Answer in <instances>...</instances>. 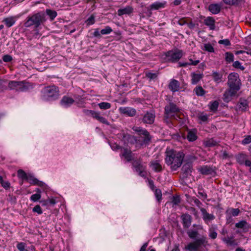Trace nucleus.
Wrapping results in <instances>:
<instances>
[{
    "label": "nucleus",
    "mask_w": 251,
    "mask_h": 251,
    "mask_svg": "<svg viewBox=\"0 0 251 251\" xmlns=\"http://www.w3.org/2000/svg\"><path fill=\"white\" fill-rule=\"evenodd\" d=\"M199 171L202 175H212L214 173L213 168L210 166H204L199 169Z\"/></svg>",
    "instance_id": "27"
},
{
    "label": "nucleus",
    "mask_w": 251,
    "mask_h": 251,
    "mask_svg": "<svg viewBox=\"0 0 251 251\" xmlns=\"http://www.w3.org/2000/svg\"><path fill=\"white\" fill-rule=\"evenodd\" d=\"M133 12V8L129 6L118 10L117 14L119 16L124 15H129Z\"/></svg>",
    "instance_id": "19"
},
{
    "label": "nucleus",
    "mask_w": 251,
    "mask_h": 251,
    "mask_svg": "<svg viewBox=\"0 0 251 251\" xmlns=\"http://www.w3.org/2000/svg\"><path fill=\"white\" fill-rule=\"evenodd\" d=\"M227 5H233L238 4L243 1V0H222Z\"/></svg>",
    "instance_id": "41"
},
{
    "label": "nucleus",
    "mask_w": 251,
    "mask_h": 251,
    "mask_svg": "<svg viewBox=\"0 0 251 251\" xmlns=\"http://www.w3.org/2000/svg\"><path fill=\"white\" fill-rule=\"evenodd\" d=\"M201 212L202 214V219L206 224L215 218L213 214L208 213L204 208H201Z\"/></svg>",
    "instance_id": "13"
},
{
    "label": "nucleus",
    "mask_w": 251,
    "mask_h": 251,
    "mask_svg": "<svg viewBox=\"0 0 251 251\" xmlns=\"http://www.w3.org/2000/svg\"><path fill=\"white\" fill-rule=\"evenodd\" d=\"M151 167L152 168V170L157 172L161 171L162 169V166L158 161H152L151 163Z\"/></svg>",
    "instance_id": "31"
},
{
    "label": "nucleus",
    "mask_w": 251,
    "mask_h": 251,
    "mask_svg": "<svg viewBox=\"0 0 251 251\" xmlns=\"http://www.w3.org/2000/svg\"><path fill=\"white\" fill-rule=\"evenodd\" d=\"M191 77L192 83L193 84H196L202 78L203 74L192 73L191 74Z\"/></svg>",
    "instance_id": "29"
},
{
    "label": "nucleus",
    "mask_w": 251,
    "mask_h": 251,
    "mask_svg": "<svg viewBox=\"0 0 251 251\" xmlns=\"http://www.w3.org/2000/svg\"><path fill=\"white\" fill-rule=\"evenodd\" d=\"M133 165L135 168L136 171L138 173L139 176L142 177H145L146 176L147 173L145 171L146 166L142 164L140 161H134Z\"/></svg>",
    "instance_id": "11"
},
{
    "label": "nucleus",
    "mask_w": 251,
    "mask_h": 251,
    "mask_svg": "<svg viewBox=\"0 0 251 251\" xmlns=\"http://www.w3.org/2000/svg\"><path fill=\"white\" fill-rule=\"evenodd\" d=\"M59 96V89L54 85L45 87L41 91V98L45 101L54 100L58 98Z\"/></svg>",
    "instance_id": "2"
},
{
    "label": "nucleus",
    "mask_w": 251,
    "mask_h": 251,
    "mask_svg": "<svg viewBox=\"0 0 251 251\" xmlns=\"http://www.w3.org/2000/svg\"><path fill=\"white\" fill-rule=\"evenodd\" d=\"M181 170L183 177H187L188 176L191 175L192 168L190 164H186L183 166Z\"/></svg>",
    "instance_id": "24"
},
{
    "label": "nucleus",
    "mask_w": 251,
    "mask_h": 251,
    "mask_svg": "<svg viewBox=\"0 0 251 251\" xmlns=\"http://www.w3.org/2000/svg\"><path fill=\"white\" fill-rule=\"evenodd\" d=\"M204 24L209 27L210 30H214L215 28V20L211 17H206L203 21Z\"/></svg>",
    "instance_id": "20"
},
{
    "label": "nucleus",
    "mask_w": 251,
    "mask_h": 251,
    "mask_svg": "<svg viewBox=\"0 0 251 251\" xmlns=\"http://www.w3.org/2000/svg\"><path fill=\"white\" fill-rule=\"evenodd\" d=\"M236 159L237 162L240 165H246V162L249 161L248 156L244 153H240L236 155Z\"/></svg>",
    "instance_id": "25"
},
{
    "label": "nucleus",
    "mask_w": 251,
    "mask_h": 251,
    "mask_svg": "<svg viewBox=\"0 0 251 251\" xmlns=\"http://www.w3.org/2000/svg\"><path fill=\"white\" fill-rule=\"evenodd\" d=\"M217 226L215 225H211L208 228V236L212 239H215L217 237Z\"/></svg>",
    "instance_id": "23"
},
{
    "label": "nucleus",
    "mask_w": 251,
    "mask_h": 251,
    "mask_svg": "<svg viewBox=\"0 0 251 251\" xmlns=\"http://www.w3.org/2000/svg\"><path fill=\"white\" fill-rule=\"evenodd\" d=\"M199 62H200L199 60H195V61H193L191 63H188V62L179 63V66H180V67H186L187 65H191L195 66V65H197Z\"/></svg>",
    "instance_id": "50"
},
{
    "label": "nucleus",
    "mask_w": 251,
    "mask_h": 251,
    "mask_svg": "<svg viewBox=\"0 0 251 251\" xmlns=\"http://www.w3.org/2000/svg\"><path fill=\"white\" fill-rule=\"evenodd\" d=\"M194 91L195 92L196 94L198 96H202L205 93L201 86L196 87L194 89Z\"/></svg>",
    "instance_id": "40"
},
{
    "label": "nucleus",
    "mask_w": 251,
    "mask_h": 251,
    "mask_svg": "<svg viewBox=\"0 0 251 251\" xmlns=\"http://www.w3.org/2000/svg\"><path fill=\"white\" fill-rule=\"evenodd\" d=\"M201 49L205 51H207L209 52H213L214 51V49L212 45L210 43H206L203 45V46Z\"/></svg>",
    "instance_id": "39"
},
{
    "label": "nucleus",
    "mask_w": 251,
    "mask_h": 251,
    "mask_svg": "<svg viewBox=\"0 0 251 251\" xmlns=\"http://www.w3.org/2000/svg\"><path fill=\"white\" fill-rule=\"evenodd\" d=\"M0 184L5 189H7L10 187V183L7 181H4L2 176H0Z\"/></svg>",
    "instance_id": "47"
},
{
    "label": "nucleus",
    "mask_w": 251,
    "mask_h": 251,
    "mask_svg": "<svg viewBox=\"0 0 251 251\" xmlns=\"http://www.w3.org/2000/svg\"><path fill=\"white\" fill-rule=\"evenodd\" d=\"M181 218L182 220V224L184 228H189L192 223V218L191 215L188 214H184L181 216Z\"/></svg>",
    "instance_id": "16"
},
{
    "label": "nucleus",
    "mask_w": 251,
    "mask_h": 251,
    "mask_svg": "<svg viewBox=\"0 0 251 251\" xmlns=\"http://www.w3.org/2000/svg\"><path fill=\"white\" fill-rule=\"evenodd\" d=\"M30 86V84L25 81H10L8 84L9 89L16 91H25Z\"/></svg>",
    "instance_id": "5"
},
{
    "label": "nucleus",
    "mask_w": 251,
    "mask_h": 251,
    "mask_svg": "<svg viewBox=\"0 0 251 251\" xmlns=\"http://www.w3.org/2000/svg\"><path fill=\"white\" fill-rule=\"evenodd\" d=\"M100 109L102 110H106L111 107V104L107 102H102L98 104Z\"/></svg>",
    "instance_id": "44"
},
{
    "label": "nucleus",
    "mask_w": 251,
    "mask_h": 251,
    "mask_svg": "<svg viewBox=\"0 0 251 251\" xmlns=\"http://www.w3.org/2000/svg\"><path fill=\"white\" fill-rule=\"evenodd\" d=\"M168 61L174 62L179 60L183 55V51L179 50H171L165 54Z\"/></svg>",
    "instance_id": "7"
},
{
    "label": "nucleus",
    "mask_w": 251,
    "mask_h": 251,
    "mask_svg": "<svg viewBox=\"0 0 251 251\" xmlns=\"http://www.w3.org/2000/svg\"><path fill=\"white\" fill-rule=\"evenodd\" d=\"M207 243L206 237L202 236L195 241L189 243L185 247V250L188 251H198L202 246H205Z\"/></svg>",
    "instance_id": "4"
},
{
    "label": "nucleus",
    "mask_w": 251,
    "mask_h": 251,
    "mask_svg": "<svg viewBox=\"0 0 251 251\" xmlns=\"http://www.w3.org/2000/svg\"><path fill=\"white\" fill-rule=\"evenodd\" d=\"M84 112L87 115H91L93 118L97 120L100 122L106 125H109V123L107 120L105 118L102 117L99 112L89 110H85Z\"/></svg>",
    "instance_id": "9"
},
{
    "label": "nucleus",
    "mask_w": 251,
    "mask_h": 251,
    "mask_svg": "<svg viewBox=\"0 0 251 251\" xmlns=\"http://www.w3.org/2000/svg\"><path fill=\"white\" fill-rule=\"evenodd\" d=\"M95 22V17L93 15H91V16L86 21V23L88 25H93Z\"/></svg>",
    "instance_id": "53"
},
{
    "label": "nucleus",
    "mask_w": 251,
    "mask_h": 251,
    "mask_svg": "<svg viewBox=\"0 0 251 251\" xmlns=\"http://www.w3.org/2000/svg\"><path fill=\"white\" fill-rule=\"evenodd\" d=\"M233 66L235 68L240 69L241 70L245 69V68L242 66L241 63L238 61H235L233 64Z\"/></svg>",
    "instance_id": "55"
},
{
    "label": "nucleus",
    "mask_w": 251,
    "mask_h": 251,
    "mask_svg": "<svg viewBox=\"0 0 251 251\" xmlns=\"http://www.w3.org/2000/svg\"><path fill=\"white\" fill-rule=\"evenodd\" d=\"M251 143V136H247L242 141V144L243 145L248 144Z\"/></svg>",
    "instance_id": "58"
},
{
    "label": "nucleus",
    "mask_w": 251,
    "mask_h": 251,
    "mask_svg": "<svg viewBox=\"0 0 251 251\" xmlns=\"http://www.w3.org/2000/svg\"><path fill=\"white\" fill-rule=\"evenodd\" d=\"M221 239L227 246L236 245V241L233 236L222 237Z\"/></svg>",
    "instance_id": "28"
},
{
    "label": "nucleus",
    "mask_w": 251,
    "mask_h": 251,
    "mask_svg": "<svg viewBox=\"0 0 251 251\" xmlns=\"http://www.w3.org/2000/svg\"><path fill=\"white\" fill-rule=\"evenodd\" d=\"M227 84L230 88L238 91L241 85L238 75L236 73L230 74L228 76Z\"/></svg>",
    "instance_id": "6"
},
{
    "label": "nucleus",
    "mask_w": 251,
    "mask_h": 251,
    "mask_svg": "<svg viewBox=\"0 0 251 251\" xmlns=\"http://www.w3.org/2000/svg\"><path fill=\"white\" fill-rule=\"evenodd\" d=\"M26 180H27L30 184L33 185H37L39 186L43 187V188L44 189H46L47 188V186L43 182L39 181L32 176L28 175L27 178H26Z\"/></svg>",
    "instance_id": "12"
},
{
    "label": "nucleus",
    "mask_w": 251,
    "mask_h": 251,
    "mask_svg": "<svg viewBox=\"0 0 251 251\" xmlns=\"http://www.w3.org/2000/svg\"><path fill=\"white\" fill-rule=\"evenodd\" d=\"M204 144L206 147H213L218 145V142L213 139H208L204 141Z\"/></svg>",
    "instance_id": "36"
},
{
    "label": "nucleus",
    "mask_w": 251,
    "mask_h": 251,
    "mask_svg": "<svg viewBox=\"0 0 251 251\" xmlns=\"http://www.w3.org/2000/svg\"><path fill=\"white\" fill-rule=\"evenodd\" d=\"M238 108L239 110L244 111L247 110L248 107V103L246 100H241L238 104Z\"/></svg>",
    "instance_id": "34"
},
{
    "label": "nucleus",
    "mask_w": 251,
    "mask_h": 251,
    "mask_svg": "<svg viewBox=\"0 0 251 251\" xmlns=\"http://www.w3.org/2000/svg\"><path fill=\"white\" fill-rule=\"evenodd\" d=\"M74 102L75 100L73 98L65 96L63 97L60 103L62 105L67 107L71 105Z\"/></svg>",
    "instance_id": "22"
},
{
    "label": "nucleus",
    "mask_w": 251,
    "mask_h": 251,
    "mask_svg": "<svg viewBox=\"0 0 251 251\" xmlns=\"http://www.w3.org/2000/svg\"><path fill=\"white\" fill-rule=\"evenodd\" d=\"M122 156L124 157L127 161H130L132 160L131 151L128 149H124L122 150Z\"/></svg>",
    "instance_id": "30"
},
{
    "label": "nucleus",
    "mask_w": 251,
    "mask_h": 251,
    "mask_svg": "<svg viewBox=\"0 0 251 251\" xmlns=\"http://www.w3.org/2000/svg\"><path fill=\"white\" fill-rule=\"evenodd\" d=\"M240 212V210L238 208H230L226 211L227 213L231 214L232 216H237Z\"/></svg>",
    "instance_id": "38"
},
{
    "label": "nucleus",
    "mask_w": 251,
    "mask_h": 251,
    "mask_svg": "<svg viewBox=\"0 0 251 251\" xmlns=\"http://www.w3.org/2000/svg\"><path fill=\"white\" fill-rule=\"evenodd\" d=\"M218 43L224 45L225 46H229L231 45L230 41L227 39L220 40L219 41Z\"/></svg>",
    "instance_id": "57"
},
{
    "label": "nucleus",
    "mask_w": 251,
    "mask_h": 251,
    "mask_svg": "<svg viewBox=\"0 0 251 251\" xmlns=\"http://www.w3.org/2000/svg\"><path fill=\"white\" fill-rule=\"evenodd\" d=\"M187 139L190 142H193L197 140V132L196 130H190L188 132Z\"/></svg>",
    "instance_id": "32"
},
{
    "label": "nucleus",
    "mask_w": 251,
    "mask_h": 251,
    "mask_svg": "<svg viewBox=\"0 0 251 251\" xmlns=\"http://www.w3.org/2000/svg\"><path fill=\"white\" fill-rule=\"evenodd\" d=\"M154 194L157 201L159 202L162 199V193L161 190L158 189H155Z\"/></svg>",
    "instance_id": "51"
},
{
    "label": "nucleus",
    "mask_w": 251,
    "mask_h": 251,
    "mask_svg": "<svg viewBox=\"0 0 251 251\" xmlns=\"http://www.w3.org/2000/svg\"><path fill=\"white\" fill-rule=\"evenodd\" d=\"M221 6V4L218 3L211 4L208 6V9L213 14H217L220 12Z\"/></svg>",
    "instance_id": "26"
},
{
    "label": "nucleus",
    "mask_w": 251,
    "mask_h": 251,
    "mask_svg": "<svg viewBox=\"0 0 251 251\" xmlns=\"http://www.w3.org/2000/svg\"><path fill=\"white\" fill-rule=\"evenodd\" d=\"M187 25L190 29H193L195 27V24L189 19H188Z\"/></svg>",
    "instance_id": "62"
},
{
    "label": "nucleus",
    "mask_w": 251,
    "mask_h": 251,
    "mask_svg": "<svg viewBox=\"0 0 251 251\" xmlns=\"http://www.w3.org/2000/svg\"><path fill=\"white\" fill-rule=\"evenodd\" d=\"M46 13L49 16L50 21H53L56 17L57 13L56 11L50 9H46Z\"/></svg>",
    "instance_id": "33"
},
{
    "label": "nucleus",
    "mask_w": 251,
    "mask_h": 251,
    "mask_svg": "<svg viewBox=\"0 0 251 251\" xmlns=\"http://www.w3.org/2000/svg\"><path fill=\"white\" fill-rule=\"evenodd\" d=\"M168 87L169 89L173 92L178 91L180 87L179 82L176 79H171Z\"/></svg>",
    "instance_id": "21"
},
{
    "label": "nucleus",
    "mask_w": 251,
    "mask_h": 251,
    "mask_svg": "<svg viewBox=\"0 0 251 251\" xmlns=\"http://www.w3.org/2000/svg\"><path fill=\"white\" fill-rule=\"evenodd\" d=\"M41 198V195L40 194H35L30 197V200L33 201H36Z\"/></svg>",
    "instance_id": "56"
},
{
    "label": "nucleus",
    "mask_w": 251,
    "mask_h": 251,
    "mask_svg": "<svg viewBox=\"0 0 251 251\" xmlns=\"http://www.w3.org/2000/svg\"><path fill=\"white\" fill-rule=\"evenodd\" d=\"M132 129L137 132L142 138V142L145 144H148L151 140V136L149 132L145 129H143L141 127L133 126Z\"/></svg>",
    "instance_id": "8"
},
{
    "label": "nucleus",
    "mask_w": 251,
    "mask_h": 251,
    "mask_svg": "<svg viewBox=\"0 0 251 251\" xmlns=\"http://www.w3.org/2000/svg\"><path fill=\"white\" fill-rule=\"evenodd\" d=\"M237 92L238 91H236L229 88L228 90H226L224 93V100L226 101H228L230 100L231 98L233 96H235Z\"/></svg>",
    "instance_id": "18"
},
{
    "label": "nucleus",
    "mask_w": 251,
    "mask_h": 251,
    "mask_svg": "<svg viewBox=\"0 0 251 251\" xmlns=\"http://www.w3.org/2000/svg\"><path fill=\"white\" fill-rule=\"evenodd\" d=\"M192 201L200 209H201V205H202V203L198 199H197L196 198H193Z\"/></svg>",
    "instance_id": "61"
},
{
    "label": "nucleus",
    "mask_w": 251,
    "mask_h": 251,
    "mask_svg": "<svg viewBox=\"0 0 251 251\" xmlns=\"http://www.w3.org/2000/svg\"><path fill=\"white\" fill-rule=\"evenodd\" d=\"M178 111V108L176 105L173 103H170L165 107V114L166 118L175 116L174 114Z\"/></svg>",
    "instance_id": "10"
},
{
    "label": "nucleus",
    "mask_w": 251,
    "mask_h": 251,
    "mask_svg": "<svg viewBox=\"0 0 251 251\" xmlns=\"http://www.w3.org/2000/svg\"><path fill=\"white\" fill-rule=\"evenodd\" d=\"M212 76L214 81L219 83L222 81L223 75L222 74L214 72L212 73Z\"/></svg>",
    "instance_id": "37"
},
{
    "label": "nucleus",
    "mask_w": 251,
    "mask_h": 251,
    "mask_svg": "<svg viewBox=\"0 0 251 251\" xmlns=\"http://www.w3.org/2000/svg\"><path fill=\"white\" fill-rule=\"evenodd\" d=\"M198 195L200 198L205 199L207 198L206 194L202 190H200L198 192Z\"/></svg>",
    "instance_id": "64"
},
{
    "label": "nucleus",
    "mask_w": 251,
    "mask_h": 251,
    "mask_svg": "<svg viewBox=\"0 0 251 251\" xmlns=\"http://www.w3.org/2000/svg\"><path fill=\"white\" fill-rule=\"evenodd\" d=\"M166 4L167 2L164 0L161 1H155L150 5V9L151 10H157L165 7Z\"/></svg>",
    "instance_id": "17"
},
{
    "label": "nucleus",
    "mask_w": 251,
    "mask_h": 251,
    "mask_svg": "<svg viewBox=\"0 0 251 251\" xmlns=\"http://www.w3.org/2000/svg\"><path fill=\"white\" fill-rule=\"evenodd\" d=\"M187 233L189 237L192 239H195L199 234L197 231L191 229L189 230Z\"/></svg>",
    "instance_id": "43"
},
{
    "label": "nucleus",
    "mask_w": 251,
    "mask_h": 251,
    "mask_svg": "<svg viewBox=\"0 0 251 251\" xmlns=\"http://www.w3.org/2000/svg\"><path fill=\"white\" fill-rule=\"evenodd\" d=\"M219 105V102L217 101H214L210 103L209 108L212 111H215L217 110Z\"/></svg>",
    "instance_id": "46"
},
{
    "label": "nucleus",
    "mask_w": 251,
    "mask_h": 251,
    "mask_svg": "<svg viewBox=\"0 0 251 251\" xmlns=\"http://www.w3.org/2000/svg\"><path fill=\"white\" fill-rule=\"evenodd\" d=\"M198 117L199 120L203 122H206L208 119V116L204 113L199 114Z\"/></svg>",
    "instance_id": "54"
},
{
    "label": "nucleus",
    "mask_w": 251,
    "mask_h": 251,
    "mask_svg": "<svg viewBox=\"0 0 251 251\" xmlns=\"http://www.w3.org/2000/svg\"><path fill=\"white\" fill-rule=\"evenodd\" d=\"M45 21V14L42 12H39L31 16H28L26 18V21L24 25L27 27L34 25L37 28Z\"/></svg>",
    "instance_id": "3"
},
{
    "label": "nucleus",
    "mask_w": 251,
    "mask_h": 251,
    "mask_svg": "<svg viewBox=\"0 0 251 251\" xmlns=\"http://www.w3.org/2000/svg\"><path fill=\"white\" fill-rule=\"evenodd\" d=\"M17 175L19 178L26 180L28 175L23 170H19L17 172Z\"/></svg>",
    "instance_id": "45"
},
{
    "label": "nucleus",
    "mask_w": 251,
    "mask_h": 251,
    "mask_svg": "<svg viewBox=\"0 0 251 251\" xmlns=\"http://www.w3.org/2000/svg\"><path fill=\"white\" fill-rule=\"evenodd\" d=\"M248 223L246 221L243 220L240 222L236 223L235 226L238 228L244 229L248 226Z\"/></svg>",
    "instance_id": "42"
},
{
    "label": "nucleus",
    "mask_w": 251,
    "mask_h": 251,
    "mask_svg": "<svg viewBox=\"0 0 251 251\" xmlns=\"http://www.w3.org/2000/svg\"><path fill=\"white\" fill-rule=\"evenodd\" d=\"M184 156L185 153L182 151L167 148L165 151V161L172 170L176 171L182 165Z\"/></svg>",
    "instance_id": "1"
},
{
    "label": "nucleus",
    "mask_w": 251,
    "mask_h": 251,
    "mask_svg": "<svg viewBox=\"0 0 251 251\" xmlns=\"http://www.w3.org/2000/svg\"><path fill=\"white\" fill-rule=\"evenodd\" d=\"M155 114L151 112H147L143 117V122L145 124H151L154 121Z\"/></svg>",
    "instance_id": "15"
},
{
    "label": "nucleus",
    "mask_w": 251,
    "mask_h": 251,
    "mask_svg": "<svg viewBox=\"0 0 251 251\" xmlns=\"http://www.w3.org/2000/svg\"><path fill=\"white\" fill-rule=\"evenodd\" d=\"M34 212L37 213L38 214H41L43 213L42 209L40 205H37L33 208Z\"/></svg>",
    "instance_id": "59"
},
{
    "label": "nucleus",
    "mask_w": 251,
    "mask_h": 251,
    "mask_svg": "<svg viewBox=\"0 0 251 251\" xmlns=\"http://www.w3.org/2000/svg\"><path fill=\"white\" fill-rule=\"evenodd\" d=\"M180 202V198L178 196H174L172 199V202L174 204H178Z\"/></svg>",
    "instance_id": "60"
},
{
    "label": "nucleus",
    "mask_w": 251,
    "mask_h": 251,
    "mask_svg": "<svg viewBox=\"0 0 251 251\" xmlns=\"http://www.w3.org/2000/svg\"><path fill=\"white\" fill-rule=\"evenodd\" d=\"M3 22L4 23L6 26L7 27H10L12 26L15 23V20L14 17H10L8 18H5L3 20Z\"/></svg>",
    "instance_id": "35"
},
{
    "label": "nucleus",
    "mask_w": 251,
    "mask_h": 251,
    "mask_svg": "<svg viewBox=\"0 0 251 251\" xmlns=\"http://www.w3.org/2000/svg\"><path fill=\"white\" fill-rule=\"evenodd\" d=\"M25 247L26 244L23 242L18 243L17 245V248L19 251H28Z\"/></svg>",
    "instance_id": "49"
},
{
    "label": "nucleus",
    "mask_w": 251,
    "mask_h": 251,
    "mask_svg": "<svg viewBox=\"0 0 251 251\" xmlns=\"http://www.w3.org/2000/svg\"><path fill=\"white\" fill-rule=\"evenodd\" d=\"M119 111L121 113L125 114L130 117L134 116L136 114V111L134 108L131 107H120Z\"/></svg>",
    "instance_id": "14"
},
{
    "label": "nucleus",
    "mask_w": 251,
    "mask_h": 251,
    "mask_svg": "<svg viewBox=\"0 0 251 251\" xmlns=\"http://www.w3.org/2000/svg\"><path fill=\"white\" fill-rule=\"evenodd\" d=\"M226 60L228 63L233 62V60H234L233 54L230 52H226Z\"/></svg>",
    "instance_id": "52"
},
{
    "label": "nucleus",
    "mask_w": 251,
    "mask_h": 251,
    "mask_svg": "<svg viewBox=\"0 0 251 251\" xmlns=\"http://www.w3.org/2000/svg\"><path fill=\"white\" fill-rule=\"evenodd\" d=\"M112 31V29L111 27L106 26L104 28L100 30V33L102 35H107L110 34Z\"/></svg>",
    "instance_id": "48"
},
{
    "label": "nucleus",
    "mask_w": 251,
    "mask_h": 251,
    "mask_svg": "<svg viewBox=\"0 0 251 251\" xmlns=\"http://www.w3.org/2000/svg\"><path fill=\"white\" fill-rule=\"evenodd\" d=\"M146 76L151 79H153L157 77V75L155 73H148L146 74Z\"/></svg>",
    "instance_id": "63"
}]
</instances>
